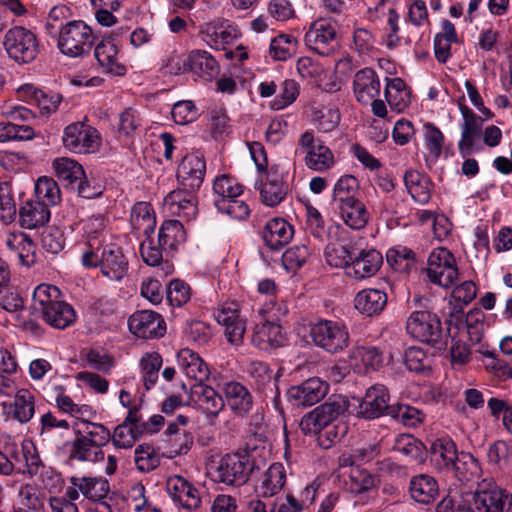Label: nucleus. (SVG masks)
I'll list each match as a JSON object with an SVG mask.
<instances>
[{"label":"nucleus","mask_w":512,"mask_h":512,"mask_svg":"<svg viewBox=\"0 0 512 512\" xmlns=\"http://www.w3.org/2000/svg\"><path fill=\"white\" fill-rule=\"evenodd\" d=\"M81 263L85 268L99 267L103 276L110 280H121L128 270V260L115 243L100 245L88 240L82 253Z\"/></svg>","instance_id":"nucleus-1"},{"label":"nucleus","mask_w":512,"mask_h":512,"mask_svg":"<svg viewBox=\"0 0 512 512\" xmlns=\"http://www.w3.org/2000/svg\"><path fill=\"white\" fill-rule=\"evenodd\" d=\"M60 291L49 284L38 285L32 296V309L50 326L64 329L75 320V311L68 303L58 300Z\"/></svg>","instance_id":"nucleus-2"},{"label":"nucleus","mask_w":512,"mask_h":512,"mask_svg":"<svg viewBox=\"0 0 512 512\" xmlns=\"http://www.w3.org/2000/svg\"><path fill=\"white\" fill-rule=\"evenodd\" d=\"M312 343L330 354L342 352L349 346L350 334L347 326L328 319H319L309 325Z\"/></svg>","instance_id":"nucleus-3"},{"label":"nucleus","mask_w":512,"mask_h":512,"mask_svg":"<svg viewBox=\"0 0 512 512\" xmlns=\"http://www.w3.org/2000/svg\"><path fill=\"white\" fill-rule=\"evenodd\" d=\"M94 39L92 29L86 23L74 20L61 26L58 47L64 55L82 57L89 54Z\"/></svg>","instance_id":"nucleus-4"},{"label":"nucleus","mask_w":512,"mask_h":512,"mask_svg":"<svg viewBox=\"0 0 512 512\" xmlns=\"http://www.w3.org/2000/svg\"><path fill=\"white\" fill-rule=\"evenodd\" d=\"M407 333L414 339L442 349L446 343L438 316L427 310L414 311L406 321Z\"/></svg>","instance_id":"nucleus-5"},{"label":"nucleus","mask_w":512,"mask_h":512,"mask_svg":"<svg viewBox=\"0 0 512 512\" xmlns=\"http://www.w3.org/2000/svg\"><path fill=\"white\" fill-rule=\"evenodd\" d=\"M296 154H304L305 166L315 172H325L335 165L332 150L324 141L314 136L313 131L303 132L297 141Z\"/></svg>","instance_id":"nucleus-6"},{"label":"nucleus","mask_w":512,"mask_h":512,"mask_svg":"<svg viewBox=\"0 0 512 512\" xmlns=\"http://www.w3.org/2000/svg\"><path fill=\"white\" fill-rule=\"evenodd\" d=\"M349 407V401L341 395H332L321 405L317 406L300 421V428L304 434L316 433L330 423L338 421Z\"/></svg>","instance_id":"nucleus-7"},{"label":"nucleus","mask_w":512,"mask_h":512,"mask_svg":"<svg viewBox=\"0 0 512 512\" xmlns=\"http://www.w3.org/2000/svg\"><path fill=\"white\" fill-rule=\"evenodd\" d=\"M427 276L429 280L444 288L454 285L458 278V268L453 254L444 247L432 250L428 257Z\"/></svg>","instance_id":"nucleus-8"},{"label":"nucleus","mask_w":512,"mask_h":512,"mask_svg":"<svg viewBox=\"0 0 512 512\" xmlns=\"http://www.w3.org/2000/svg\"><path fill=\"white\" fill-rule=\"evenodd\" d=\"M504 491L496 483L483 481L475 492L463 496L460 507L464 512H499Z\"/></svg>","instance_id":"nucleus-9"},{"label":"nucleus","mask_w":512,"mask_h":512,"mask_svg":"<svg viewBox=\"0 0 512 512\" xmlns=\"http://www.w3.org/2000/svg\"><path fill=\"white\" fill-rule=\"evenodd\" d=\"M254 467L247 453L226 454L217 468V479L226 485L241 486L248 481Z\"/></svg>","instance_id":"nucleus-10"},{"label":"nucleus","mask_w":512,"mask_h":512,"mask_svg":"<svg viewBox=\"0 0 512 512\" xmlns=\"http://www.w3.org/2000/svg\"><path fill=\"white\" fill-rule=\"evenodd\" d=\"M66 149L77 154L96 152L101 145V136L97 129L83 122L69 124L62 137Z\"/></svg>","instance_id":"nucleus-11"},{"label":"nucleus","mask_w":512,"mask_h":512,"mask_svg":"<svg viewBox=\"0 0 512 512\" xmlns=\"http://www.w3.org/2000/svg\"><path fill=\"white\" fill-rule=\"evenodd\" d=\"M3 45L9 57L20 63L31 62L38 53L36 36L24 27H14L8 30Z\"/></svg>","instance_id":"nucleus-12"},{"label":"nucleus","mask_w":512,"mask_h":512,"mask_svg":"<svg viewBox=\"0 0 512 512\" xmlns=\"http://www.w3.org/2000/svg\"><path fill=\"white\" fill-rule=\"evenodd\" d=\"M305 44L319 55H330L338 47L337 24L330 18L315 20L305 34Z\"/></svg>","instance_id":"nucleus-13"},{"label":"nucleus","mask_w":512,"mask_h":512,"mask_svg":"<svg viewBox=\"0 0 512 512\" xmlns=\"http://www.w3.org/2000/svg\"><path fill=\"white\" fill-rule=\"evenodd\" d=\"M390 395L387 387L376 384L369 387L357 409V416L366 420H372L381 416H389Z\"/></svg>","instance_id":"nucleus-14"},{"label":"nucleus","mask_w":512,"mask_h":512,"mask_svg":"<svg viewBox=\"0 0 512 512\" xmlns=\"http://www.w3.org/2000/svg\"><path fill=\"white\" fill-rule=\"evenodd\" d=\"M464 101V97L458 100V108L462 115L461 139L458 143V149L463 156H466L473 152L476 141L482 135L483 119L465 105Z\"/></svg>","instance_id":"nucleus-15"},{"label":"nucleus","mask_w":512,"mask_h":512,"mask_svg":"<svg viewBox=\"0 0 512 512\" xmlns=\"http://www.w3.org/2000/svg\"><path fill=\"white\" fill-rule=\"evenodd\" d=\"M383 264L382 254L373 248L362 249L352 255L351 263L346 267V276L355 281H363L377 274Z\"/></svg>","instance_id":"nucleus-16"},{"label":"nucleus","mask_w":512,"mask_h":512,"mask_svg":"<svg viewBox=\"0 0 512 512\" xmlns=\"http://www.w3.org/2000/svg\"><path fill=\"white\" fill-rule=\"evenodd\" d=\"M206 162L200 153H190L183 157L177 168V179L182 189L197 191L204 179Z\"/></svg>","instance_id":"nucleus-17"},{"label":"nucleus","mask_w":512,"mask_h":512,"mask_svg":"<svg viewBox=\"0 0 512 512\" xmlns=\"http://www.w3.org/2000/svg\"><path fill=\"white\" fill-rule=\"evenodd\" d=\"M328 384L318 377H312L287 390L288 401L297 407L312 406L325 397Z\"/></svg>","instance_id":"nucleus-18"},{"label":"nucleus","mask_w":512,"mask_h":512,"mask_svg":"<svg viewBox=\"0 0 512 512\" xmlns=\"http://www.w3.org/2000/svg\"><path fill=\"white\" fill-rule=\"evenodd\" d=\"M110 490L109 482L103 477H76L70 478V486L66 488V495L70 499H79L80 495L91 501L103 500Z\"/></svg>","instance_id":"nucleus-19"},{"label":"nucleus","mask_w":512,"mask_h":512,"mask_svg":"<svg viewBox=\"0 0 512 512\" xmlns=\"http://www.w3.org/2000/svg\"><path fill=\"white\" fill-rule=\"evenodd\" d=\"M128 326L133 334L144 339L162 337L166 331L162 316L151 310L133 313L128 319Z\"/></svg>","instance_id":"nucleus-20"},{"label":"nucleus","mask_w":512,"mask_h":512,"mask_svg":"<svg viewBox=\"0 0 512 512\" xmlns=\"http://www.w3.org/2000/svg\"><path fill=\"white\" fill-rule=\"evenodd\" d=\"M166 490L172 500L189 511L197 510L201 504L198 489L180 475H173L167 479Z\"/></svg>","instance_id":"nucleus-21"},{"label":"nucleus","mask_w":512,"mask_h":512,"mask_svg":"<svg viewBox=\"0 0 512 512\" xmlns=\"http://www.w3.org/2000/svg\"><path fill=\"white\" fill-rule=\"evenodd\" d=\"M194 192L182 188L173 190L164 198V207L169 213L191 221L197 215Z\"/></svg>","instance_id":"nucleus-22"},{"label":"nucleus","mask_w":512,"mask_h":512,"mask_svg":"<svg viewBox=\"0 0 512 512\" xmlns=\"http://www.w3.org/2000/svg\"><path fill=\"white\" fill-rule=\"evenodd\" d=\"M293 235V226L283 218L269 220L262 230V239L271 251H280L292 240Z\"/></svg>","instance_id":"nucleus-23"},{"label":"nucleus","mask_w":512,"mask_h":512,"mask_svg":"<svg viewBox=\"0 0 512 512\" xmlns=\"http://www.w3.org/2000/svg\"><path fill=\"white\" fill-rule=\"evenodd\" d=\"M380 87V79L371 68H363L354 76L353 92L357 101L363 105H368L379 96Z\"/></svg>","instance_id":"nucleus-24"},{"label":"nucleus","mask_w":512,"mask_h":512,"mask_svg":"<svg viewBox=\"0 0 512 512\" xmlns=\"http://www.w3.org/2000/svg\"><path fill=\"white\" fill-rule=\"evenodd\" d=\"M94 55L102 72L112 76L125 75L127 69L119 61L117 45L110 38H105L96 45Z\"/></svg>","instance_id":"nucleus-25"},{"label":"nucleus","mask_w":512,"mask_h":512,"mask_svg":"<svg viewBox=\"0 0 512 512\" xmlns=\"http://www.w3.org/2000/svg\"><path fill=\"white\" fill-rule=\"evenodd\" d=\"M267 173L266 181L262 179L255 183V187L260 190L262 203L269 207L279 205L286 197L288 185L282 180V177L272 169Z\"/></svg>","instance_id":"nucleus-26"},{"label":"nucleus","mask_w":512,"mask_h":512,"mask_svg":"<svg viewBox=\"0 0 512 512\" xmlns=\"http://www.w3.org/2000/svg\"><path fill=\"white\" fill-rule=\"evenodd\" d=\"M190 400L197 403L208 417H216L225 406L222 396L203 382L191 386Z\"/></svg>","instance_id":"nucleus-27"},{"label":"nucleus","mask_w":512,"mask_h":512,"mask_svg":"<svg viewBox=\"0 0 512 512\" xmlns=\"http://www.w3.org/2000/svg\"><path fill=\"white\" fill-rule=\"evenodd\" d=\"M285 341V335L279 324L271 321L256 324L252 335V343L258 349L269 351L283 346Z\"/></svg>","instance_id":"nucleus-28"},{"label":"nucleus","mask_w":512,"mask_h":512,"mask_svg":"<svg viewBox=\"0 0 512 512\" xmlns=\"http://www.w3.org/2000/svg\"><path fill=\"white\" fill-rule=\"evenodd\" d=\"M215 317L217 322L225 328L224 333L227 340L234 345L241 344L246 330V324L245 321L239 317L235 304L223 307L217 312Z\"/></svg>","instance_id":"nucleus-29"},{"label":"nucleus","mask_w":512,"mask_h":512,"mask_svg":"<svg viewBox=\"0 0 512 512\" xmlns=\"http://www.w3.org/2000/svg\"><path fill=\"white\" fill-rule=\"evenodd\" d=\"M179 369L196 383H202L208 379L210 371L203 359L189 348L181 349L177 355Z\"/></svg>","instance_id":"nucleus-30"},{"label":"nucleus","mask_w":512,"mask_h":512,"mask_svg":"<svg viewBox=\"0 0 512 512\" xmlns=\"http://www.w3.org/2000/svg\"><path fill=\"white\" fill-rule=\"evenodd\" d=\"M223 393L228 406L238 416L249 413L253 406V397L249 390L241 383L230 381L225 383Z\"/></svg>","instance_id":"nucleus-31"},{"label":"nucleus","mask_w":512,"mask_h":512,"mask_svg":"<svg viewBox=\"0 0 512 512\" xmlns=\"http://www.w3.org/2000/svg\"><path fill=\"white\" fill-rule=\"evenodd\" d=\"M388 296L384 290L366 288L359 291L354 298L355 308L362 314L374 316L380 314L387 305Z\"/></svg>","instance_id":"nucleus-32"},{"label":"nucleus","mask_w":512,"mask_h":512,"mask_svg":"<svg viewBox=\"0 0 512 512\" xmlns=\"http://www.w3.org/2000/svg\"><path fill=\"white\" fill-rule=\"evenodd\" d=\"M5 411L9 418L21 424L28 423L35 413L34 395L27 389L18 390L13 402L5 405Z\"/></svg>","instance_id":"nucleus-33"},{"label":"nucleus","mask_w":512,"mask_h":512,"mask_svg":"<svg viewBox=\"0 0 512 512\" xmlns=\"http://www.w3.org/2000/svg\"><path fill=\"white\" fill-rule=\"evenodd\" d=\"M456 444L448 437L434 440L430 446V460L438 470L449 471L458 456Z\"/></svg>","instance_id":"nucleus-34"},{"label":"nucleus","mask_w":512,"mask_h":512,"mask_svg":"<svg viewBox=\"0 0 512 512\" xmlns=\"http://www.w3.org/2000/svg\"><path fill=\"white\" fill-rule=\"evenodd\" d=\"M409 493L414 501L429 504L438 496V483L434 477L428 474L416 475L410 480Z\"/></svg>","instance_id":"nucleus-35"},{"label":"nucleus","mask_w":512,"mask_h":512,"mask_svg":"<svg viewBox=\"0 0 512 512\" xmlns=\"http://www.w3.org/2000/svg\"><path fill=\"white\" fill-rule=\"evenodd\" d=\"M190 72L205 81L214 79L220 71L217 60L205 50H192L189 52Z\"/></svg>","instance_id":"nucleus-36"},{"label":"nucleus","mask_w":512,"mask_h":512,"mask_svg":"<svg viewBox=\"0 0 512 512\" xmlns=\"http://www.w3.org/2000/svg\"><path fill=\"white\" fill-rule=\"evenodd\" d=\"M186 241V232L179 220H165L158 234V244L166 253L177 250L180 244Z\"/></svg>","instance_id":"nucleus-37"},{"label":"nucleus","mask_w":512,"mask_h":512,"mask_svg":"<svg viewBox=\"0 0 512 512\" xmlns=\"http://www.w3.org/2000/svg\"><path fill=\"white\" fill-rule=\"evenodd\" d=\"M405 187L411 197L420 204H426L431 198V181L417 170L409 169L403 176Z\"/></svg>","instance_id":"nucleus-38"},{"label":"nucleus","mask_w":512,"mask_h":512,"mask_svg":"<svg viewBox=\"0 0 512 512\" xmlns=\"http://www.w3.org/2000/svg\"><path fill=\"white\" fill-rule=\"evenodd\" d=\"M286 482V471L281 463H273L263 474L262 481L257 488L258 496L273 497L279 493Z\"/></svg>","instance_id":"nucleus-39"},{"label":"nucleus","mask_w":512,"mask_h":512,"mask_svg":"<svg viewBox=\"0 0 512 512\" xmlns=\"http://www.w3.org/2000/svg\"><path fill=\"white\" fill-rule=\"evenodd\" d=\"M164 434L170 457L187 454L193 444L192 433L179 427L177 423H169Z\"/></svg>","instance_id":"nucleus-40"},{"label":"nucleus","mask_w":512,"mask_h":512,"mask_svg":"<svg viewBox=\"0 0 512 512\" xmlns=\"http://www.w3.org/2000/svg\"><path fill=\"white\" fill-rule=\"evenodd\" d=\"M336 207L345 224L352 229H362L367 224L369 213L365 205L357 198L338 204Z\"/></svg>","instance_id":"nucleus-41"},{"label":"nucleus","mask_w":512,"mask_h":512,"mask_svg":"<svg viewBox=\"0 0 512 512\" xmlns=\"http://www.w3.org/2000/svg\"><path fill=\"white\" fill-rule=\"evenodd\" d=\"M21 225L27 229L43 226L50 219L49 207L42 202L28 201L19 209Z\"/></svg>","instance_id":"nucleus-42"},{"label":"nucleus","mask_w":512,"mask_h":512,"mask_svg":"<svg viewBox=\"0 0 512 512\" xmlns=\"http://www.w3.org/2000/svg\"><path fill=\"white\" fill-rule=\"evenodd\" d=\"M200 34L202 40L208 46L216 50H225V46L230 44L236 38V34L229 26L217 25L213 23L205 24Z\"/></svg>","instance_id":"nucleus-43"},{"label":"nucleus","mask_w":512,"mask_h":512,"mask_svg":"<svg viewBox=\"0 0 512 512\" xmlns=\"http://www.w3.org/2000/svg\"><path fill=\"white\" fill-rule=\"evenodd\" d=\"M386 261L396 272L409 273L416 268L417 260L415 253L408 247L397 245L386 252Z\"/></svg>","instance_id":"nucleus-44"},{"label":"nucleus","mask_w":512,"mask_h":512,"mask_svg":"<svg viewBox=\"0 0 512 512\" xmlns=\"http://www.w3.org/2000/svg\"><path fill=\"white\" fill-rule=\"evenodd\" d=\"M449 471H453L455 477L460 482L466 483L474 481L479 477L481 467L472 454L460 452Z\"/></svg>","instance_id":"nucleus-45"},{"label":"nucleus","mask_w":512,"mask_h":512,"mask_svg":"<svg viewBox=\"0 0 512 512\" xmlns=\"http://www.w3.org/2000/svg\"><path fill=\"white\" fill-rule=\"evenodd\" d=\"M385 98L392 109L401 112L410 103V91L401 78H387Z\"/></svg>","instance_id":"nucleus-46"},{"label":"nucleus","mask_w":512,"mask_h":512,"mask_svg":"<svg viewBox=\"0 0 512 512\" xmlns=\"http://www.w3.org/2000/svg\"><path fill=\"white\" fill-rule=\"evenodd\" d=\"M131 224L133 229L149 236L154 232L156 218L150 204L146 202L136 203L131 211Z\"/></svg>","instance_id":"nucleus-47"},{"label":"nucleus","mask_w":512,"mask_h":512,"mask_svg":"<svg viewBox=\"0 0 512 512\" xmlns=\"http://www.w3.org/2000/svg\"><path fill=\"white\" fill-rule=\"evenodd\" d=\"M53 168L58 179L66 186L75 188L76 183L84 176V169L77 161L70 158H57L53 161Z\"/></svg>","instance_id":"nucleus-48"},{"label":"nucleus","mask_w":512,"mask_h":512,"mask_svg":"<svg viewBox=\"0 0 512 512\" xmlns=\"http://www.w3.org/2000/svg\"><path fill=\"white\" fill-rule=\"evenodd\" d=\"M247 372L254 380L258 390L266 393L269 388H276L279 375L274 374L267 364L260 361H252Z\"/></svg>","instance_id":"nucleus-49"},{"label":"nucleus","mask_w":512,"mask_h":512,"mask_svg":"<svg viewBox=\"0 0 512 512\" xmlns=\"http://www.w3.org/2000/svg\"><path fill=\"white\" fill-rule=\"evenodd\" d=\"M349 357L356 365H362L365 370H377L382 366V354L374 346H357L350 351Z\"/></svg>","instance_id":"nucleus-50"},{"label":"nucleus","mask_w":512,"mask_h":512,"mask_svg":"<svg viewBox=\"0 0 512 512\" xmlns=\"http://www.w3.org/2000/svg\"><path fill=\"white\" fill-rule=\"evenodd\" d=\"M163 359L157 352H147L140 359L142 379L146 390L153 388L158 380Z\"/></svg>","instance_id":"nucleus-51"},{"label":"nucleus","mask_w":512,"mask_h":512,"mask_svg":"<svg viewBox=\"0 0 512 512\" xmlns=\"http://www.w3.org/2000/svg\"><path fill=\"white\" fill-rule=\"evenodd\" d=\"M70 458L78 461L96 462L104 458V453L99 446H94L85 437H77L72 442Z\"/></svg>","instance_id":"nucleus-52"},{"label":"nucleus","mask_w":512,"mask_h":512,"mask_svg":"<svg viewBox=\"0 0 512 512\" xmlns=\"http://www.w3.org/2000/svg\"><path fill=\"white\" fill-rule=\"evenodd\" d=\"M389 416L406 427H417L425 419V414L420 409L401 403L392 405Z\"/></svg>","instance_id":"nucleus-53"},{"label":"nucleus","mask_w":512,"mask_h":512,"mask_svg":"<svg viewBox=\"0 0 512 512\" xmlns=\"http://www.w3.org/2000/svg\"><path fill=\"white\" fill-rule=\"evenodd\" d=\"M37 200L46 206H55L60 202L61 192L57 182L49 177H40L35 183Z\"/></svg>","instance_id":"nucleus-54"},{"label":"nucleus","mask_w":512,"mask_h":512,"mask_svg":"<svg viewBox=\"0 0 512 512\" xmlns=\"http://www.w3.org/2000/svg\"><path fill=\"white\" fill-rule=\"evenodd\" d=\"M359 190V181L353 175H343L335 183L332 201L335 205L355 199Z\"/></svg>","instance_id":"nucleus-55"},{"label":"nucleus","mask_w":512,"mask_h":512,"mask_svg":"<svg viewBox=\"0 0 512 512\" xmlns=\"http://www.w3.org/2000/svg\"><path fill=\"white\" fill-rule=\"evenodd\" d=\"M297 46L298 41L295 37L280 34L272 39L269 53L274 60L285 61L296 53Z\"/></svg>","instance_id":"nucleus-56"},{"label":"nucleus","mask_w":512,"mask_h":512,"mask_svg":"<svg viewBox=\"0 0 512 512\" xmlns=\"http://www.w3.org/2000/svg\"><path fill=\"white\" fill-rule=\"evenodd\" d=\"M76 435L85 437L94 446L102 448L111 439V433L103 424L84 422V426L75 430Z\"/></svg>","instance_id":"nucleus-57"},{"label":"nucleus","mask_w":512,"mask_h":512,"mask_svg":"<svg viewBox=\"0 0 512 512\" xmlns=\"http://www.w3.org/2000/svg\"><path fill=\"white\" fill-rule=\"evenodd\" d=\"M142 434V429L139 427L121 423L114 429L111 434L112 443L117 448L128 449L131 448Z\"/></svg>","instance_id":"nucleus-58"},{"label":"nucleus","mask_w":512,"mask_h":512,"mask_svg":"<svg viewBox=\"0 0 512 512\" xmlns=\"http://www.w3.org/2000/svg\"><path fill=\"white\" fill-rule=\"evenodd\" d=\"M134 462L141 472H150L160 464V458L155 449L149 444H140L134 451Z\"/></svg>","instance_id":"nucleus-59"},{"label":"nucleus","mask_w":512,"mask_h":512,"mask_svg":"<svg viewBox=\"0 0 512 512\" xmlns=\"http://www.w3.org/2000/svg\"><path fill=\"white\" fill-rule=\"evenodd\" d=\"M484 319L483 311L480 308H473L467 313L464 321L460 323L462 327L466 328L470 340L474 343H478L482 339Z\"/></svg>","instance_id":"nucleus-60"},{"label":"nucleus","mask_w":512,"mask_h":512,"mask_svg":"<svg viewBox=\"0 0 512 512\" xmlns=\"http://www.w3.org/2000/svg\"><path fill=\"white\" fill-rule=\"evenodd\" d=\"M217 210L237 220H245L250 215V208L244 200L238 197L231 200L214 199Z\"/></svg>","instance_id":"nucleus-61"},{"label":"nucleus","mask_w":512,"mask_h":512,"mask_svg":"<svg viewBox=\"0 0 512 512\" xmlns=\"http://www.w3.org/2000/svg\"><path fill=\"white\" fill-rule=\"evenodd\" d=\"M348 427L343 422H333L323 427L320 431L315 434L318 435L317 440L319 445L328 449L336 442L340 441L342 437L346 435Z\"/></svg>","instance_id":"nucleus-62"},{"label":"nucleus","mask_w":512,"mask_h":512,"mask_svg":"<svg viewBox=\"0 0 512 512\" xmlns=\"http://www.w3.org/2000/svg\"><path fill=\"white\" fill-rule=\"evenodd\" d=\"M17 207L11 186L7 182L0 183V219L9 224L16 218Z\"/></svg>","instance_id":"nucleus-63"},{"label":"nucleus","mask_w":512,"mask_h":512,"mask_svg":"<svg viewBox=\"0 0 512 512\" xmlns=\"http://www.w3.org/2000/svg\"><path fill=\"white\" fill-rule=\"evenodd\" d=\"M404 361L407 369L415 373H422L431 366L430 358L426 352L416 346H411L405 350Z\"/></svg>","instance_id":"nucleus-64"}]
</instances>
